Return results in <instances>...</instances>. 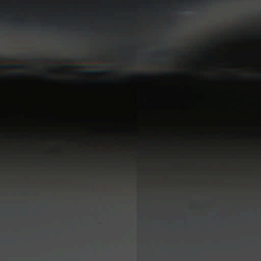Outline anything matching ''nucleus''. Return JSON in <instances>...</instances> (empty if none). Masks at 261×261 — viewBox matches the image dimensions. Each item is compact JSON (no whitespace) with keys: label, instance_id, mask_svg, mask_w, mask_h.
<instances>
[{"label":"nucleus","instance_id":"f257e3e1","mask_svg":"<svg viewBox=\"0 0 261 261\" xmlns=\"http://www.w3.org/2000/svg\"><path fill=\"white\" fill-rule=\"evenodd\" d=\"M28 67L24 65L21 64H13V65H0V69H10V68H17V69H24Z\"/></svg>","mask_w":261,"mask_h":261},{"label":"nucleus","instance_id":"f03ea898","mask_svg":"<svg viewBox=\"0 0 261 261\" xmlns=\"http://www.w3.org/2000/svg\"><path fill=\"white\" fill-rule=\"evenodd\" d=\"M108 72V71L103 70L101 71L99 70H95V71H88V72L91 73V74H98V73H106Z\"/></svg>","mask_w":261,"mask_h":261},{"label":"nucleus","instance_id":"7ed1b4c3","mask_svg":"<svg viewBox=\"0 0 261 261\" xmlns=\"http://www.w3.org/2000/svg\"><path fill=\"white\" fill-rule=\"evenodd\" d=\"M85 66H77L76 67H85Z\"/></svg>","mask_w":261,"mask_h":261},{"label":"nucleus","instance_id":"20e7f679","mask_svg":"<svg viewBox=\"0 0 261 261\" xmlns=\"http://www.w3.org/2000/svg\"><path fill=\"white\" fill-rule=\"evenodd\" d=\"M81 57H82L83 58H84L85 57V56L82 55V56H81Z\"/></svg>","mask_w":261,"mask_h":261},{"label":"nucleus","instance_id":"39448f33","mask_svg":"<svg viewBox=\"0 0 261 261\" xmlns=\"http://www.w3.org/2000/svg\"><path fill=\"white\" fill-rule=\"evenodd\" d=\"M87 67H91V66H86Z\"/></svg>","mask_w":261,"mask_h":261}]
</instances>
